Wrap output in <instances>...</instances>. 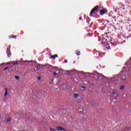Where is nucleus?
I'll use <instances>...</instances> for the list:
<instances>
[{"label":"nucleus","mask_w":131,"mask_h":131,"mask_svg":"<svg viewBox=\"0 0 131 131\" xmlns=\"http://www.w3.org/2000/svg\"><path fill=\"white\" fill-rule=\"evenodd\" d=\"M98 10H99V6H96L94 7L91 10L90 14V16H92V15H93V14H95V12H96V11H98Z\"/></svg>","instance_id":"obj_1"},{"label":"nucleus","mask_w":131,"mask_h":131,"mask_svg":"<svg viewBox=\"0 0 131 131\" xmlns=\"http://www.w3.org/2000/svg\"><path fill=\"white\" fill-rule=\"evenodd\" d=\"M64 63H68V60H67V59H65L64 60Z\"/></svg>","instance_id":"obj_21"},{"label":"nucleus","mask_w":131,"mask_h":131,"mask_svg":"<svg viewBox=\"0 0 131 131\" xmlns=\"http://www.w3.org/2000/svg\"><path fill=\"white\" fill-rule=\"evenodd\" d=\"M78 111L80 113H81V112H83V108L82 106H80L78 108Z\"/></svg>","instance_id":"obj_6"},{"label":"nucleus","mask_w":131,"mask_h":131,"mask_svg":"<svg viewBox=\"0 0 131 131\" xmlns=\"http://www.w3.org/2000/svg\"><path fill=\"white\" fill-rule=\"evenodd\" d=\"M6 53H7L8 57H10V56H11V46H9V47L7 48Z\"/></svg>","instance_id":"obj_3"},{"label":"nucleus","mask_w":131,"mask_h":131,"mask_svg":"<svg viewBox=\"0 0 131 131\" xmlns=\"http://www.w3.org/2000/svg\"><path fill=\"white\" fill-rule=\"evenodd\" d=\"M58 74L56 72H54V73H53V75H57Z\"/></svg>","instance_id":"obj_22"},{"label":"nucleus","mask_w":131,"mask_h":131,"mask_svg":"<svg viewBox=\"0 0 131 131\" xmlns=\"http://www.w3.org/2000/svg\"><path fill=\"white\" fill-rule=\"evenodd\" d=\"M119 76H120L121 79H123V80H125V79H126V77L125 76L124 71H123L121 72L120 74H119Z\"/></svg>","instance_id":"obj_2"},{"label":"nucleus","mask_w":131,"mask_h":131,"mask_svg":"<svg viewBox=\"0 0 131 131\" xmlns=\"http://www.w3.org/2000/svg\"><path fill=\"white\" fill-rule=\"evenodd\" d=\"M124 86L122 85L120 87V90H124Z\"/></svg>","instance_id":"obj_14"},{"label":"nucleus","mask_w":131,"mask_h":131,"mask_svg":"<svg viewBox=\"0 0 131 131\" xmlns=\"http://www.w3.org/2000/svg\"><path fill=\"white\" fill-rule=\"evenodd\" d=\"M12 63H13V62H8L7 63V65H10V64H12Z\"/></svg>","instance_id":"obj_17"},{"label":"nucleus","mask_w":131,"mask_h":131,"mask_svg":"<svg viewBox=\"0 0 131 131\" xmlns=\"http://www.w3.org/2000/svg\"><path fill=\"white\" fill-rule=\"evenodd\" d=\"M4 96L5 97H7V96H8V88H5V93Z\"/></svg>","instance_id":"obj_9"},{"label":"nucleus","mask_w":131,"mask_h":131,"mask_svg":"<svg viewBox=\"0 0 131 131\" xmlns=\"http://www.w3.org/2000/svg\"><path fill=\"white\" fill-rule=\"evenodd\" d=\"M11 37H12V38H16V37H17V36H16V35H12V36H11Z\"/></svg>","instance_id":"obj_16"},{"label":"nucleus","mask_w":131,"mask_h":131,"mask_svg":"<svg viewBox=\"0 0 131 131\" xmlns=\"http://www.w3.org/2000/svg\"><path fill=\"white\" fill-rule=\"evenodd\" d=\"M37 69H40V64H39V65L37 67Z\"/></svg>","instance_id":"obj_18"},{"label":"nucleus","mask_w":131,"mask_h":131,"mask_svg":"<svg viewBox=\"0 0 131 131\" xmlns=\"http://www.w3.org/2000/svg\"><path fill=\"white\" fill-rule=\"evenodd\" d=\"M76 54L77 56H80V51H78V52H76Z\"/></svg>","instance_id":"obj_12"},{"label":"nucleus","mask_w":131,"mask_h":131,"mask_svg":"<svg viewBox=\"0 0 131 131\" xmlns=\"http://www.w3.org/2000/svg\"><path fill=\"white\" fill-rule=\"evenodd\" d=\"M12 118H9L5 119V122H11Z\"/></svg>","instance_id":"obj_8"},{"label":"nucleus","mask_w":131,"mask_h":131,"mask_svg":"<svg viewBox=\"0 0 131 131\" xmlns=\"http://www.w3.org/2000/svg\"><path fill=\"white\" fill-rule=\"evenodd\" d=\"M74 97L75 98H77V97H78V94H77V93H75V94H74Z\"/></svg>","instance_id":"obj_11"},{"label":"nucleus","mask_w":131,"mask_h":131,"mask_svg":"<svg viewBox=\"0 0 131 131\" xmlns=\"http://www.w3.org/2000/svg\"><path fill=\"white\" fill-rule=\"evenodd\" d=\"M15 79H19V76H15Z\"/></svg>","instance_id":"obj_23"},{"label":"nucleus","mask_w":131,"mask_h":131,"mask_svg":"<svg viewBox=\"0 0 131 131\" xmlns=\"http://www.w3.org/2000/svg\"><path fill=\"white\" fill-rule=\"evenodd\" d=\"M108 12V10H101L100 11V15H101V16H103V15H104V14H106V13Z\"/></svg>","instance_id":"obj_4"},{"label":"nucleus","mask_w":131,"mask_h":131,"mask_svg":"<svg viewBox=\"0 0 131 131\" xmlns=\"http://www.w3.org/2000/svg\"><path fill=\"white\" fill-rule=\"evenodd\" d=\"M84 90H85V86H81V91H84Z\"/></svg>","instance_id":"obj_10"},{"label":"nucleus","mask_w":131,"mask_h":131,"mask_svg":"<svg viewBox=\"0 0 131 131\" xmlns=\"http://www.w3.org/2000/svg\"><path fill=\"white\" fill-rule=\"evenodd\" d=\"M113 95H114V96L115 95H116V92L114 91V92H113Z\"/></svg>","instance_id":"obj_20"},{"label":"nucleus","mask_w":131,"mask_h":131,"mask_svg":"<svg viewBox=\"0 0 131 131\" xmlns=\"http://www.w3.org/2000/svg\"><path fill=\"white\" fill-rule=\"evenodd\" d=\"M102 55H105V53H100V56H102Z\"/></svg>","instance_id":"obj_24"},{"label":"nucleus","mask_w":131,"mask_h":131,"mask_svg":"<svg viewBox=\"0 0 131 131\" xmlns=\"http://www.w3.org/2000/svg\"><path fill=\"white\" fill-rule=\"evenodd\" d=\"M37 79H38V80H39L40 79H41V77H38L37 78Z\"/></svg>","instance_id":"obj_25"},{"label":"nucleus","mask_w":131,"mask_h":131,"mask_svg":"<svg viewBox=\"0 0 131 131\" xmlns=\"http://www.w3.org/2000/svg\"><path fill=\"white\" fill-rule=\"evenodd\" d=\"M53 68H54V69H57V67H53Z\"/></svg>","instance_id":"obj_28"},{"label":"nucleus","mask_w":131,"mask_h":131,"mask_svg":"<svg viewBox=\"0 0 131 131\" xmlns=\"http://www.w3.org/2000/svg\"><path fill=\"white\" fill-rule=\"evenodd\" d=\"M50 130L51 131H56V129L52 128H50Z\"/></svg>","instance_id":"obj_19"},{"label":"nucleus","mask_w":131,"mask_h":131,"mask_svg":"<svg viewBox=\"0 0 131 131\" xmlns=\"http://www.w3.org/2000/svg\"><path fill=\"white\" fill-rule=\"evenodd\" d=\"M79 19V20H82V18L81 17V16H80Z\"/></svg>","instance_id":"obj_27"},{"label":"nucleus","mask_w":131,"mask_h":131,"mask_svg":"<svg viewBox=\"0 0 131 131\" xmlns=\"http://www.w3.org/2000/svg\"><path fill=\"white\" fill-rule=\"evenodd\" d=\"M58 58V54H55L54 55H51L50 59H56Z\"/></svg>","instance_id":"obj_7"},{"label":"nucleus","mask_w":131,"mask_h":131,"mask_svg":"<svg viewBox=\"0 0 131 131\" xmlns=\"http://www.w3.org/2000/svg\"><path fill=\"white\" fill-rule=\"evenodd\" d=\"M56 129H57V130H65L64 128H63V127H61V126H57V127H56Z\"/></svg>","instance_id":"obj_5"},{"label":"nucleus","mask_w":131,"mask_h":131,"mask_svg":"<svg viewBox=\"0 0 131 131\" xmlns=\"http://www.w3.org/2000/svg\"><path fill=\"white\" fill-rule=\"evenodd\" d=\"M12 63H13V65H17L18 61H12Z\"/></svg>","instance_id":"obj_13"},{"label":"nucleus","mask_w":131,"mask_h":131,"mask_svg":"<svg viewBox=\"0 0 131 131\" xmlns=\"http://www.w3.org/2000/svg\"><path fill=\"white\" fill-rule=\"evenodd\" d=\"M78 103H80L81 102V97H80V98H79L78 99Z\"/></svg>","instance_id":"obj_15"},{"label":"nucleus","mask_w":131,"mask_h":131,"mask_svg":"<svg viewBox=\"0 0 131 131\" xmlns=\"http://www.w3.org/2000/svg\"><path fill=\"white\" fill-rule=\"evenodd\" d=\"M0 117H1V115H0Z\"/></svg>","instance_id":"obj_29"},{"label":"nucleus","mask_w":131,"mask_h":131,"mask_svg":"<svg viewBox=\"0 0 131 131\" xmlns=\"http://www.w3.org/2000/svg\"><path fill=\"white\" fill-rule=\"evenodd\" d=\"M7 69H9V67H6L4 69V70H7Z\"/></svg>","instance_id":"obj_26"}]
</instances>
